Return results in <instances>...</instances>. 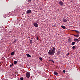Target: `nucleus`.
Here are the masks:
<instances>
[{
	"instance_id": "27",
	"label": "nucleus",
	"mask_w": 80,
	"mask_h": 80,
	"mask_svg": "<svg viewBox=\"0 0 80 80\" xmlns=\"http://www.w3.org/2000/svg\"><path fill=\"white\" fill-rule=\"evenodd\" d=\"M69 53H68L66 55H67V56H68V55H69Z\"/></svg>"
},
{
	"instance_id": "6",
	"label": "nucleus",
	"mask_w": 80,
	"mask_h": 80,
	"mask_svg": "<svg viewBox=\"0 0 80 80\" xmlns=\"http://www.w3.org/2000/svg\"><path fill=\"white\" fill-rule=\"evenodd\" d=\"M33 25L36 28H38V24L36 22L33 23Z\"/></svg>"
},
{
	"instance_id": "13",
	"label": "nucleus",
	"mask_w": 80,
	"mask_h": 80,
	"mask_svg": "<svg viewBox=\"0 0 80 80\" xmlns=\"http://www.w3.org/2000/svg\"><path fill=\"white\" fill-rule=\"evenodd\" d=\"M49 61H50V62H52L54 63V61L53 60H52V59H49Z\"/></svg>"
},
{
	"instance_id": "7",
	"label": "nucleus",
	"mask_w": 80,
	"mask_h": 80,
	"mask_svg": "<svg viewBox=\"0 0 80 80\" xmlns=\"http://www.w3.org/2000/svg\"><path fill=\"white\" fill-rule=\"evenodd\" d=\"M74 41L75 42H79V41L78 40V39L77 38H75L74 40Z\"/></svg>"
},
{
	"instance_id": "17",
	"label": "nucleus",
	"mask_w": 80,
	"mask_h": 80,
	"mask_svg": "<svg viewBox=\"0 0 80 80\" xmlns=\"http://www.w3.org/2000/svg\"><path fill=\"white\" fill-rule=\"evenodd\" d=\"M14 55V52H12L11 53V55L12 56Z\"/></svg>"
},
{
	"instance_id": "4",
	"label": "nucleus",
	"mask_w": 80,
	"mask_h": 80,
	"mask_svg": "<svg viewBox=\"0 0 80 80\" xmlns=\"http://www.w3.org/2000/svg\"><path fill=\"white\" fill-rule=\"evenodd\" d=\"M32 10H28L27 11H26V13L28 14L31 13Z\"/></svg>"
},
{
	"instance_id": "15",
	"label": "nucleus",
	"mask_w": 80,
	"mask_h": 80,
	"mask_svg": "<svg viewBox=\"0 0 80 80\" xmlns=\"http://www.w3.org/2000/svg\"><path fill=\"white\" fill-rule=\"evenodd\" d=\"M75 44V42H72V43H71V45H74Z\"/></svg>"
},
{
	"instance_id": "31",
	"label": "nucleus",
	"mask_w": 80,
	"mask_h": 80,
	"mask_svg": "<svg viewBox=\"0 0 80 80\" xmlns=\"http://www.w3.org/2000/svg\"><path fill=\"white\" fill-rule=\"evenodd\" d=\"M0 64H1V62H0Z\"/></svg>"
},
{
	"instance_id": "26",
	"label": "nucleus",
	"mask_w": 80,
	"mask_h": 80,
	"mask_svg": "<svg viewBox=\"0 0 80 80\" xmlns=\"http://www.w3.org/2000/svg\"><path fill=\"white\" fill-rule=\"evenodd\" d=\"M37 40H38V36L37 37Z\"/></svg>"
},
{
	"instance_id": "9",
	"label": "nucleus",
	"mask_w": 80,
	"mask_h": 80,
	"mask_svg": "<svg viewBox=\"0 0 80 80\" xmlns=\"http://www.w3.org/2000/svg\"><path fill=\"white\" fill-rule=\"evenodd\" d=\"M74 31L77 33L79 34L80 33V32H79L78 31L75 30Z\"/></svg>"
},
{
	"instance_id": "1",
	"label": "nucleus",
	"mask_w": 80,
	"mask_h": 80,
	"mask_svg": "<svg viewBox=\"0 0 80 80\" xmlns=\"http://www.w3.org/2000/svg\"><path fill=\"white\" fill-rule=\"evenodd\" d=\"M55 52L49 50V52H48V54L51 56H53L54 55Z\"/></svg>"
},
{
	"instance_id": "30",
	"label": "nucleus",
	"mask_w": 80,
	"mask_h": 80,
	"mask_svg": "<svg viewBox=\"0 0 80 80\" xmlns=\"http://www.w3.org/2000/svg\"><path fill=\"white\" fill-rule=\"evenodd\" d=\"M30 37H28V38H29Z\"/></svg>"
},
{
	"instance_id": "8",
	"label": "nucleus",
	"mask_w": 80,
	"mask_h": 80,
	"mask_svg": "<svg viewBox=\"0 0 80 80\" xmlns=\"http://www.w3.org/2000/svg\"><path fill=\"white\" fill-rule=\"evenodd\" d=\"M26 56H27V57H28V58H31V56L28 54H26Z\"/></svg>"
},
{
	"instance_id": "12",
	"label": "nucleus",
	"mask_w": 80,
	"mask_h": 80,
	"mask_svg": "<svg viewBox=\"0 0 80 80\" xmlns=\"http://www.w3.org/2000/svg\"><path fill=\"white\" fill-rule=\"evenodd\" d=\"M54 74L55 75H58V72H54Z\"/></svg>"
},
{
	"instance_id": "23",
	"label": "nucleus",
	"mask_w": 80,
	"mask_h": 80,
	"mask_svg": "<svg viewBox=\"0 0 80 80\" xmlns=\"http://www.w3.org/2000/svg\"><path fill=\"white\" fill-rule=\"evenodd\" d=\"M28 2H31L32 1V0H28Z\"/></svg>"
},
{
	"instance_id": "25",
	"label": "nucleus",
	"mask_w": 80,
	"mask_h": 80,
	"mask_svg": "<svg viewBox=\"0 0 80 80\" xmlns=\"http://www.w3.org/2000/svg\"><path fill=\"white\" fill-rule=\"evenodd\" d=\"M62 72L64 73H65L66 72V71H65V70H63Z\"/></svg>"
},
{
	"instance_id": "21",
	"label": "nucleus",
	"mask_w": 80,
	"mask_h": 80,
	"mask_svg": "<svg viewBox=\"0 0 80 80\" xmlns=\"http://www.w3.org/2000/svg\"><path fill=\"white\" fill-rule=\"evenodd\" d=\"M61 52L60 51H58V54L59 55L60 54Z\"/></svg>"
},
{
	"instance_id": "3",
	"label": "nucleus",
	"mask_w": 80,
	"mask_h": 80,
	"mask_svg": "<svg viewBox=\"0 0 80 80\" xmlns=\"http://www.w3.org/2000/svg\"><path fill=\"white\" fill-rule=\"evenodd\" d=\"M52 49H50V50H51L52 51H53L54 52H56V48L55 47H52Z\"/></svg>"
},
{
	"instance_id": "24",
	"label": "nucleus",
	"mask_w": 80,
	"mask_h": 80,
	"mask_svg": "<svg viewBox=\"0 0 80 80\" xmlns=\"http://www.w3.org/2000/svg\"><path fill=\"white\" fill-rule=\"evenodd\" d=\"M13 65V63H12V65H10V67H12Z\"/></svg>"
},
{
	"instance_id": "32",
	"label": "nucleus",
	"mask_w": 80,
	"mask_h": 80,
	"mask_svg": "<svg viewBox=\"0 0 80 80\" xmlns=\"http://www.w3.org/2000/svg\"><path fill=\"white\" fill-rule=\"evenodd\" d=\"M79 68H80V67H79Z\"/></svg>"
},
{
	"instance_id": "14",
	"label": "nucleus",
	"mask_w": 80,
	"mask_h": 80,
	"mask_svg": "<svg viewBox=\"0 0 80 80\" xmlns=\"http://www.w3.org/2000/svg\"><path fill=\"white\" fill-rule=\"evenodd\" d=\"M17 63V62L16 61H14V65H16Z\"/></svg>"
},
{
	"instance_id": "29",
	"label": "nucleus",
	"mask_w": 80,
	"mask_h": 80,
	"mask_svg": "<svg viewBox=\"0 0 80 80\" xmlns=\"http://www.w3.org/2000/svg\"><path fill=\"white\" fill-rule=\"evenodd\" d=\"M63 1H64V0H62Z\"/></svg>"
},
{
	"instance_id": "16",
	"label": "nucleus",
	"mask_w": 80,
	"mask_h": 80,
	"mask_svg": "<svg viewBox=\"0 0 80 80\" xmlns=\"http://www.w3.org/2000/svg\"><path fill=\"white\" fill-rule=\"evenodd\" d=\"M63 22H67V19H63Z\"/></svg>"
},
{
	"instance_id": "11",
	"label": "nucleus",
	"mask_w": 80,
	"mask_h": 80,
	"mask_svg": "<svg viewBox=\"0 0 80 80\" xmlns=\"http://www.w3.org/2000/svg\"><path fill=\"white\" fill-rule=\"evenodd\" d=\"M74 36L75 37H79V35L77 34V35H74Z\"/></svg>"
},
{
	"instance_id": "2",
	"label": "nucleus",
	"mask_w": 80,
	"mask_h": 80,
	"mask_svg": "<svg viewBox=\"0 0 80 80\" xmlns=\"http://www.w3.org/2000/svg\"><path fill=\"white\" fill-rule=\"evenodd\" d=\"M30 75V73L29 72H28L27 73H26V76L28 78H29Z\"/></svg>"
},
{
	"instance_id": "5",
	"label": "nucleus",
	"mask_w": 80,
	"mask_h": 80,
	"mask_svg": "<svg viewBox=\"0 0 80 80\" xmlns=\"http://www.w3.org/2000/svg\"><path fill=\"white\" fill-rule=\"evenodd\" d=\"M59 4L60 6H63L64 5V3L63 2H62V1H60L59 2Z\"/></svg>"
},
{
	"instance_id": "10",
	"label": "nucleus",
	"mask_w": 80,
	"mask_h": 80,
	"mask_svg": "<svg viewBox=\"0 0 80 80\" xmlns=\"http://www.w3.org/2000/svg\"><path fill=\"white\" fill-rule=\"evenodd\" d=\"M61 27L63 28V29H66V28H65V26H64L63 25H62L61 26Z\"/></svg>"
},
{
	"instance_id": "22",
	"label": "nucleus",
	"mask_w": 80,
	"mask_h": 80,
	"mask_svg": "<svg viewBox=\"0 0 80 80\" xmlns=\"http://www.w3.org/2000/svg\"><path fill=\"white\" fill-rule=\"evenodd\" d=\"M20 79L21 80H23V78H22V77H21V78H20Z\"/></svg>"
},
{
	"instance_id": "28",
	"label": "nucleus",
	"mask_w": 80,
	"mask_h": 80,
	"mask_svg": "<svg viewBox=\"0 0 80 80\" xmlns=\"http://www.w3.org/2000/svg\"><path fill=\"white\" fill-rule=\"evenodd\" d=\"M68 41H69V42H71V40H70V39H69V40H68Z\"/></svg>"
},
{
	"instance_id": "20",
	"label": "nucleus",
	"mask_w": 80,
	"mask_h": 80,
	"mask_svg": "<svg viewBox=\"0 0 80 80\" xmlns=\"http://www.w3.org/2000/svg\"><path fill=\"white\" fill-rule=\"evenodd\" d=\"M33 42L32 41V40H30V43L31 44H32V43Z\"/></svg>"
},
{
	"instance_id": "19",
	"label": "nucleus",
	"mask_w": 80,
	"mask_h": 80,
	"mask_svg": "<svg viewBox=\"0 0 80 80\" xmlns=\"http://www.w3.org/2000/svg\"><path fill=\"white\" fill-rule=\"evenodd\" d=\"M39 60L41 61H42V58L41 57H40L39 58Z\"/></svg>"
},
{
	"instance_id": "18",
	"label": "nucleus",
	"mask_w": 80,
	"mask_h": 80,
	"mask_svg": "<svg viewBox=\"0 0 80 80\" xmlns=\"http://www.w3.org/2000/svg\"><path fill=\"white\" fill-rule=\"evenodd\" d=\"M76 47L75 46H74L72 47V48L74 49L75 50V48H76Z\"/></svg>"
}]
</instances>
